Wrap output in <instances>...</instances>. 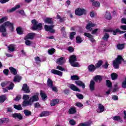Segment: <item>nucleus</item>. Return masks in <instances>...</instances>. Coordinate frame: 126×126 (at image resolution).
I'll use <instances>...</instances> for the list:
<instances>
[{
  "label": "nucleus",
  "mask_w": 126,
  "mask_h": 126,
  "mask_svg": "<svg viewBox=\"0 0 126 126\" xmlns=\"http://www.w3.org/2000/svg\"><path fill=\"white\" fill-rule=\"evenodd\" d=\"M18 13L20 14H21V15H22L23 16H25V12H24V10H21L19 11Z\"/></svg>",
  "instance_id": "64"
},
{
  "label": "nucleus",
  "mask_w": 126,
  "mask_h": 126,
  "mask_svg": "<svg viewBox=\"0 0 126 126\" xmlns=\"http://www.w3.org/2000/svg\"><path fill=\"white\" fill-rule=\"evenodd\" d=\"M103 64V61L99 60L97 63L95 64V66L96 68H99L101 65Z\"/></svg>",
  "instance_id": "42"
},
{
  "label": "nucleus",
  "mask_w": 126,
  "mask_h": 126,
  "mask_svg": "<svg viewBox=\"0 0 126 126\" xmlns=\"http://www.w3.org/2000/svg\"><path fill=\"white\" fill-rule=\"evenodd\" d=\"M76 96L80 100H82L84 97L83 96V95L81 94H76Z\"/></svg>",
  "instance_id": "53"
},
{
  "label": "nucleus",
  "mask_w": 126,
  "mask_h": 126,
  "mask_svg": "<svg viewBox=\"0 0 126 126\" xmlns=\"http://www.w3.org/2000/svg\"><path fill=\"white\" fill-rule=\"evenodd\" d=\"M24 114L26 117H30V116H32V112L28 109H25L24 110Z\"/></svg>",
  "instance_id": "28"
},
{
  "label": "nucleus",
  "mask_w": 126,
  "mask_h": 126,
  "mask_svg": "<svg viewBox=\"0 0 126 126\" xmlns=\"http://www.w3.org/2000/svg\"><path fill=\"white\" fill-rule=\"evenodd\" d=\"M8 72H9V70H8V69H5L3 70V73H4V74H5V75H8Z\"/></svg>",
  "instance_id": "62"
},
{
  "label": "nucleus",
  "mask_w": 126,
  "mask_h": 126,
  "mask_svg": "<svg viewBox=\"0 0 126 126\" xmlns=\"http://www.w3.org/2000/svg\"><path fill=\"white\" fill-rule=\"evenodd\" d=\"M22 106L23 108H25L27 106H32V103L30 101V99L29 100H24L22 103Z\"/></svg>",
  "instance_id": "14"
},
{
  "label": "nucleus",
  "mask_w": 126,
  "mask_h": 126,
  "mask_svg": "<svg viewBox=\"0 0 126 126\" xmlns=\"http://www.w3.org/2000/svg\"><path fill=\"white\" fill-rule=\"evenodd\" d=\"M32 26L31 28L33 31H41L43 29V25L41 23H39L36 19H34L31 21Z\"/></svg>",
  "instance_id": "2"
},
{
  "label": "nucleus",
  "mask_w": 126,
  "mask_h": 126,
  "mask_svg": "<svg viewBox=\"0 0 126 126\" xmlns=\"http://www.w3.org/2000/svg\"><path fill=\"white\" fill-rule=\"evenodd\" d=\"M13 87H14V84H13L12 82H11L7 88L8 90H12V89H13Z\"/></svg>",
  "instance_id": "47"
},
{
  "label": "nucleus",
  "mask_w": 126,
  "mask_h": 126,
  "mask_svg": "<svg viewBox=\"0 0 126 126\" xmlns=\"http://www.w3.org/2000/svg\"><path fill=\"white\" fill-rule=\"evenodd\" d=\"M87 11L84 8H78L75 11V14L78 16H81V15H86Z\"/></svg>",
  "instance_id": "5"
},
{
  "label": "nucleus",
  "mask_w": 126,
  "mask_h": 126,
  "mask_svg": "<svg viewBox=\"0 0 126 126\" xmlns=\"http://www.w3.org/2000/svg\"><path fill=\"white\" fill-rule=\"evenodd\" d=\"M9 69H10L11 73L13 74V75H17V70H16V69L14 68L13 67H10Z\"/></svg>",
  "instance_id": "26"
},
{
  "label": "nucleus",
  "mask_w": 126,
  "mask_h": 126,
  "mask_svg": "<svg viewBox=\"0 0 126 126\" xmlns=\"http://www.w3.org/2000/svg\"><path fill=\"white\" fill-rule=\"evenodd\" d=\"M6 31V28L3 24L0 25V32L2 33L1 35L3 36V37H6V35H7Z\"/></svg>",
  "instance_id": "7"
},
{
  "label": "nucleus",
  "mask_w": 126,
  "mask_h": 126,
  "mask_svg": "<svg viewBox=\"0 0 126 126\" xmlns=\"http://www.w3.org/2000/svg\"><path fill=\"white\" fill-rule=\"evenodd\" d=\"M21 79H22V77L19 76V75H15L13 81L14 82H20Z\"/></svg>",
  "instance_id": "24"
},
{
  "label": "nucleus",
  "mask_w": 126,
  "mask_h": 126,
  "mask_svg": "<svg viewBox=\"0 0 126 126\" xmlns=\"http://www.w3.org/2000/svg\"><path fill=\"white\" fill-rule=\"evenodd\" d=\"M16 32L18 35H23V30H22V28L21 27H19L16 29Z\"/></svg>",
  "instance_id": "30"
},
{
  "label": "nucleus",
  "mask_w": 126,
  "mask_h": 126,
  "mask_svg": "<svg viewBox=\"0 0 126 126\" xmlns=\"http://www.w3.org/2000/svg\"><path fill=\"white\" fill-rule=\"evenodd\" d=\"M51 73H52L53 74L59 75V76H63V72L55 69L51 70Z\"/></svg>",
  "instance_id": "17"
},
{
  "label": "nucleus",
  "mask_w": 126,
  "mask_h": 126,
  "mask_svg": "<svg viewBox=\"0 0 126 126\" xmlns=\"http://www.w3.org/2000/svg\"><path fill=\"white\" fill-rule=\"evenodd\" d=\"M110 38V34L108 33H105L103 36L101 38L104 41H108L109 38Z\"/></svg>",
  "instance_id": "29"
},
{
  "label": "nucleus",
  "mask_w": 126,
  "mask_h": 126,
  "mask_svg": "<svg viewBox=\"0 0 126 126\" xmlns=\"http://www.w3.org/2000/svg\"><path fill=\"white\" fill-rule=\"evenodd\" d=\"M21 99V95H17L14 99V101H19Z\"/></svg>",
  "instance_id": "63"
},
{
  "label": "nucleus",
  "mask_w": 126,
  "mask_h": 126,
  "mask_svg": "<svg viewBox=\"0 0 126 126\" xmlns=\"http://www.w3.org/2000/svg\"><path fill=\"white\" fill-rule=\"evenodd\" d=\"M76 34V32H70V39L71 40H72V39H73V38H74V35Z\"/></svg>",
  "instance_id": "52"
},
{
  "label": "nucleus",
  "mask_w": 126,
  "mask_h": 126,
  "mask_svg": "<svg viewBox=\"0 0 126 126\" xmlns=\"http://www.w3.org/2000/svg\"><path fill=\"white\" fill-rule=\"evenodd\" d=\"M105 111V107L101 103L98 104V109L97 110V113L100 114V113H103Z\"/></svg>",
  "instance_id": "13"
},
{
  "label": "nucleus",
  "mask_w": 126,
  "mask_h": 126,
  "mask_svg": "<svg viewBox=\"0 0 126 126\" xmlns=\"http://www.w3.org/2000/svg\"><path fill=\"white\" fill-rule=\"evenodd\" d=\"M40 96L42 100H47V94L42 90L40 91Z\"/></svg>",
  "instance_id": "33"
},
{
  "label": "nucleus",
  "mask_w": 126,
  "mask_h": 126,
  "mask_svg": "<svg viewBox=\"0 0 126 126\" xmlns=\"http://www.w3.org/2000/svg\"><path fill=\"white\" fill-rule=\"evenodd\" d=\"M44 22L47 24H50V25H53L54 24V21L52 18L47 17L45 18L44 19Z\"/></svg>",
  "instance_id": "16"
},
{
  "label": "nucleus",
  "mask_w": 126,
  "mask_h": 126,
  "mask_svg": "<svg viewBox=\"0 0 126 126\" xmlns=\"http://www.w3.org/2000/svg\"><path fill=\"white\" fill-rule=\"evenodd\" d=\"M113 35H117V33H120V34H124L126 33V32L120 30V29H117L115 30H112Z\"/></svg>",
  "instance_id": "20"
},
{
  "label": "nucleus",
  "mask_w": 126,
  "mask_h": 126,
  "mask_svg": "<svg viewBox=\"0 0 126 126\" xmlns=\"http://www.w3.org/2000/svg\"><path fill=\"white\" fill-rule=\"evenodd\" d=\"M34 60L35 61V63L38 64V62H39V63H41V62H42V60H41V59H40V57L37 56L34 58Z\"/></svg>",
  "instance_id": "56"
},
{
  "label": "nucleus",
  "mask_w": 126,
  "mask_h": 126,
  "mask_svg": "<svg viewBox=\"0 0 126 126\" xmlns=\"http://www.w3.org/2000/svg\"><path fill=\"white\" fill-rule=\"evenodd\" d=\"M13 107L15 110H18V111H22V110H23L22 106H21V104H14Z\"/></svg>",
  "instance_id": "34"
},
{
  "label": "nucleus",
  "mask_w": 126,
  "mask_h": 126,
  "mask_svg": "<svg viewBox=\"0 0 126 126\" xmlns=\"http://www.w3.org/2000/svg\"><path fill=\"white\" fill-rule=\"evenodd\" d=\"M3 24H4L5 28H8L11 32H13V30H14L13 23H10L9 21H6L3 23Z\"/></svg>",
  "instance_id": "6"
},
{
  "label": "nucleus",
  "mask_w": 126,
  "mask_h": 126,
  "mask_svg": "<svg viewBox=\"0 0 126 126\" xmlns=\"http://www.w3.org/2000/svg\"><path fill=\"white\" fill-rule=\"evenodd\" d=\"M76 43L77 44H80L83 42V40L81 38V37L77 36L76 37Z\"/></svg>",
  "instance_id": "41"
},
{
  "label": "nucleus",
  "mask_w": 126,
  "mask_h": 126,
  "mask_svg": "<svg viewBox=\"0 0 126 126\" xmlns=\"http://www.w3.org/2000/svg\"><path fill=\"white\" fill-rule=\"evenodd\" d=\"M113 121H116L117 122H120V123H123L124 121L123 119H122V118H121V116H115L113 117Z\"/></svg>",
  "instance_id": "25"
},
{
  "label": "nucleus",
  "mask_w": 126,
  "mask_h": 126,
  "mask_svg": "<svg viewBox=\"0 0 126 126\" xmlns=\"http://www.w3.org/2000/svg\"><path fill=\"white\" fill-rule=\"evenodd\" d=\"M95 26H96L95 24H93L92 22L89 23L86 26V29H87V30H90V31H92L93 29L91 27H95Z\"/></svg>",
  "instance_id": "15"
},
{
  "label": "nucleus",
  "mask_w": 126,
  "mask_h": 126,
  "mask_svg": "<svg viewBox=\"0 0 126 126\" xmlns=\"http://www.w3.org/2000/svg\"><path fill=\"white\" fill-rule=\"evenodd\" d=\"M57 19H60V21L61 23L63 22V21L65 20V17H63V18H62L61 17V16H60L59 15H57Z\"/></svg>",
  "instance_id": "44"
},
{
  "label": "nucleus",
  "mask_w": 126,
  "mask_h": 126,
  "mask_svg": "<svg viewBox=\"0 0 126 126\" xmlns=\"http://www.w3.org/2000/svg\"><path fill=\"white\" fill-rule=\"evenodd\" d=\"M8 118H2L0 119V124H3V123H8Z\"/></svg>",
  "instance_id": "46"
},
{
  "label": "nucleus",
  "mask_w": 126,
  "mask_h": 126,
  "mask_svg": "<svg viewBox=\"0 0 126 126\" xmlns=\"http://www.w3.org/2000/svg\"><path fill=\"white\" fill-rule=\"evenodd\" d=\"M12 118L13 119H18L20 121H21V120H23V116H22V115L20 113H14L12 115Z\"/></svg>",
  "instance_id": "12"
},
{
  "label": "nucleus",
  "mask_w": 126,
  "mask_h": 126,
  "mask_svg": "<svg viewBox=\"0 0 126 126\" xmlns=\"http://www.w3.org/2000/svg\"><path fill=\"white\" fill-rule=\"evenodd\" d=\"M102 67H103L105 69H108V67H109V63H108V62H106L105 63L102 65Z\"/></svg>",
  "instance_id": "51"
},
{
  "label": "nucleus",
  "mask_w": 126,
  "mask_h": 126,
  "mask_svg": "<svg viewBox=\"0 0 126 126\" xmlns=\"http://www.w3.org/2000/svg\"><path fill=\"white\" fill-rule=\"evenodd\" d=\"M68 113L70 115H73L76 113V109L75 107H71L68 110Z\"/></svg>",
  "instance_id": "35"
},
{
  "label": "nucleus",
  "mask_w": 126,
  "mask_h": 126,
  "mask_svg": "<svg viewBox=\"0 0 126 126\" xmlns=\"http://www.w3.org/2000/svg\"><path fill=\"white\" fill-rule=\"evenodd\" d=\"M6 100V96L4 94L0 95V103H3Z\"/></svg>",
  "instance_id": "39"
},
{
  "label": "nucleus",
  "mask_w": 126,
  "mask_h": 126,
  "mask_svg": "<svg viewBox=\"0 0 126 126\" xmlns=\"http://www.w3.org/2000/svg\"><path fill=\"white\" fill-rule=\"evenodd\" d=\"M50 88H51V89L52 90V91H54V92H56V93L59 92V90H58V88H57V87H54V86H53Z\"/></svg>",
  "instance_id": "58"
},
{
  "label": "nucleus",
  "mask_w": 126,
  "mask_h": 126,
  "mask_svg": "<svg viewBox=\"0 0 126 126\" xmlns=\"http://www.w3.org/2000/svg\"><path fill=\"white\" fill-rule=\"evenodd\" d=\"M97 68H96V66L94 65V64H90L88 66V69L90 72H94Z\"/></svg>",
  "instance_id": "19"
},
{
  "label": "nucleus",
  "mask_w": 126,
  "mask_h": 126,
  "mask_svg": "<svg viewBox=\"0 0 126 126\" xmlns=\"http://www.w3.org/2000/svg\"><path fill=\"white\" fill-rule=\"evenodd\" d=\"M55 27V25H51L50 26H48L47 25H45L44 26V29L49 32H50V33H55L56 32V31L55 30L53 29Z\"/></svg>",
  "instance_id": "8"
},
{
  "label": "nucleus",
  "mask_w": 126,
  "mask_h": 126,
  "mask_svg": "<svg viewBox=\"0 0 126 126\" xmlns=\"http://www.w3.org/2000/svg\"><path fill=\"white\" fill-rule=\"evenodd\" d=\"M22 90L24 91V93L28 94L30 93V89L29 86L27 85V84H24L22 87Z\"/></svg>",
  "instance_id": "11"
},
{
  "label": "nucleus",
  "mask_w": 126,
  "mask_h": 126,
  "mask_svg": "<svg viewBox=\"0 0 126 126\" xmlns=\"http://www.w3.org/2000/svg\"><path fill=\"white\" fill-rule=\"evenodd\" d=\"M35 35L34 32H30L25 37L24 40H33Z\"/></svg>",
  "instance_id": "9"
},
{
  "label": "nucleus",
  "mask_w": 126,
  "mask_h": 126,
  "mask_svg": "<svg viewBox=\"0 0 126 126\" xmlns=\"http://www.w3.org/2000/svg\"><path fill=\"white\" fill-rule=\"evenodd\" d=\"M93 6H100V2L98 1H94L93 2Z\"/></svg>",
  "instance_id": "57"
},
{
  "label": "nucleus",
  "mask_w": 126,
  "mask_h": 126,
  "mask_svg": "<svg viewBox=\"0 0 126 126\" xmlns=\"http://www.w3.org/2000/svg\"><path fill=\"white\" fill-rule=\"evenodd\" d=\"M69 88L73 91H76V92H80V90L77 88L75 85L73 84L69 85Z\"/></svg>",
  "instance_id": "18"
},
{
  "label": "nucleus",
  "mask_w": 126,
  "mask_h": 126,
  "mask_svg": "<svg viewBox=\"0 0 126 126\" xmlns=\"http://www.w3.org/2000/svg\"><path fill=\"white\" fill-rule=\"evenodd\" d=\"M8 52L10 53L11 52H14L15 48L14 44H10L8 46Z\"/></svg>",
  "instance_id": "27"
},
{
  "label": "nucleus",
  "mask_w": 126,
  "mask_h": 126,
  "mask_svg": "<svg viewBox=\"0 0 126 126\" xmlns=\"http://www.w3.org/2000/svg\"><path fill=\"white\" fill-rule=\"evenodd\" d=\"M59 102H60V100L58 98L53 99L50 102V105L52 107H54V106H56V105L59 104Z\"/></svg>",
  "instance_id": "23"
},
{
  "label": "nucleus",
  "mask_w": 126,
  "mask_h": 126,
  "mask_svg": "<svg viewBox=\"0 0 126 126\" xmlns=\"http://www.w3.org/2000/svg\"><path fill=\"white\" fill-rule=\"evenodd\" d=\"M68 51H69L70 53H73V52L74 51V49H73V47L69 46L68 47Z\"/></svg>",
  "instance_id": "61"
},
{
  "label": "nucleus",
  "mask_w": 126,
  "mask_h": 126,
  "mask_svg": "<svg viewBox=\"0 0 126 126\" xmlns=\"http://www.w3.org/2000/svg\"><path fill=\"white\" fill-rule=\"evenodd\" d=\"M84 36H86V37H87L88 38H91L92 37H93V35L92 34L88 33V32H85L84 33Z\"/></svg>",
  "instance_id": "54"
},
{
  "label": "nucleus",
  "mask_w": 126,
  "mask_h": 126,
  "mask_svg": "<svg viewBox=\"0 0 126 126\" xmlns=\"http://www.w3.org/2000/svg\"><path fill=\"white\" fill-rule=\"evenodd\" d=\"M39 94L36 93L35 95H34L32 96H31L30 98V100L31 101V102L34 103V102H37V101H39Z\"/></svg>",
  "instance_id": "10"
},
{
  "label": "nucleus",
  "mask_w": 126,
  "mask_h": 126,
  "mask_svg": "<svg viewBox=\"0 0 126 126\" xmlns=\"http://www.w3.org/2000/svg\"><path fill=\"white\" fill-rule=\"evenodd\" d=\"M93 80H91L90 82V89L91 91H94L95 90V82H101L103 80V78L101 75H96L94 77Z\"/></svg>",
  "instance_id": "1"
},
{
  "label": "nucleus",
  "mask_w": 126,
  "mask_h": 126,
  "mask_svg": "<svg viewBox=\"0 0 126 126\" xmlns=\"http://www.w3.org/2000/svg\"><path fill=\"white\" fill-rule=\"evenodd\" d=\"M56 63L60 65L63 64V63H64V62L63 61V57H61L59 59H57Z\"/></svg>",
  "instance_id": "32"
},
{
  "label": "nucleus",
  "mask_w": 126,
  "mask_h": 126,
  "mask_svg": "<svg viewBox=\"0 0 126 126\" xmlns=\"http://www.w3.org/2000/svg\"><path fill=\"white\" fill-rule=\"evenodd\" d=\"M25 44L26 45H27V46H31V44H32V42H31V41L28 39H26L25 40Z\"/></svg>",
  "instance_id": "55"
},
{
  "label": "nucleus",
  "mask_w": 126,
  "mask_h": 126,
  "mask_svg": "<svg viewBox=\"0 0 126 126\" xmlns=\"http://www.w3.org/2000/svg\"><path fill=\"white\" fill-rule=\"evenodd\" d=\"M18 8H20V5L19 4L16 5L15 7L7 10V12L11 13V12H13V11H15L16 9H18Z\"/></svg>",
  "instance_id": "21"
},
{
  "label": "nucleus",
  "mask_w": 126,
  "mask_h": 126,
  "mask_svg": "<svg viewBox=\"0 0 126 126\" xmlns=\"http://www.w3.org/2000/svg\"><path fill=\"white\" fill-rule=\"evenodd\" d=\"M49 115H50V114L49 113V112L43 111L40 114V117L41 118H42L43 117H48V116H49Z\"/></svg>",
  "instance_id": "43"
},
{
  "label": "nucleus",
  "mask_w": 126,
  "mask_h": 126,
  "mask_svg": "<svg viewBox=\"0 0 126 126\" xmlns=\"http://www.w3.org/2000/svg\"><path fill=\"white\" fill-rule=\"evenodd\" d=\"M7 17H3L2 18L0 19V24L1 23H3L5 21H7Z\"/></svg>",
  "instance_id": "50"
},
{
  "label": "nucleus",
  "mask_w": 126,
  "mask_h": 126,
  "mask_svg": "<svg viewBox=\"0 0 126 126\" xmlns=\"http://www.w3.org/2000/svg\"><path fill=\"white\" fill-rule=\"evenodd\" d=\"M48 52L49 55H53L55 52H56V49H55V48H51V49L48 50Z\"/></svg>",
  "instance_id": "48"
},
{
  "label": "nucleus",
  "mask_w": 126,
  "mask_h": 126,
  "mask_svg": "<svg viewBox=\"0 0 126 126\" xmlns=\"http://www.w3.org/2000/svg\"><path fill=\"white\" fill-rule=\"evenodd\" d=\"M122 62H125V60L121 55H118L117 58L113 62V65L115 69H118Z\"/></svg>",
  "instance_id": "3"
},
{
  "label": "nucleus",
  "mask_w": 126,
  "mask_h": 126,
  "mask_svg": "<svg viewBox=\"0 0 126 126\" xmlns=\"http://www.w3.org/2000/svg\"><path fill=\"white\" fill-rule=\"evenodd\" d=\"M47 86L48 87H50V88L54 86V82H53V80H52V79H51L50 78H48L47 80Z\"/></svg>",
  "instance_id": "31"
},
{
  "label": "nucleus",
  "mask_w": 126,
  "mask_h": 126,
  "mask_svg": "<svg viewBox=\"0 0 126 126\" xmlns=\"http://www.w3.org/2000/svg\"><path fill=\"white\" fill-rule=\"evenodd\" d=\"M71 66H73V67H78V65H79V63L77 62H73L72 63H70Z\"/></svg>",
  "instance_id": "49"
},
{
  "label": "nucleus",
  "mask_w": 126,
  "mask_h": 126,
  "mask_svg": "<svg viewBox=\"0 0 126 126\" xmlns=\"http://www.w3.org/2000/svg\"><path fill=\"white\" fill-rule=\"evenodd\" d=\"M104 17L105 19H107V20H111L112 19V14L111 13L106 11V14L105 15Z\"/></svg>",
  "instance_id": "36"
},
{
  "label": "nucleus",
  "mask_w": 126,
  "mask_h": 126,
  "mask_svg": "<svg viewBox=\"0 0 126 126\" xmlns=\"http://www.w3.org/2000/svg\"><path fill=\"white\" fill-rule=\"evenodd\" d=\"M106 85L108 88H112L113 85L112 84V82L110 80H107L106 81Z\"/></svg>",
  "instance_id": "40"
},
{
  "label": "nucleus",
  "mask_w": 126,
  "mask_h": 126,
  "mask_svg": "<svg viewBox=\"0 0 126 126\" xmlns=\"http://www.w3.org/2000/svg\"><path fill=\"white\" fill-rule=\"evenodd\" d=\"M77 61V59L76 58V56L73 55L71 56L69 59V62L70 63H75Z\"/></svg>",
  "instance_id": "22"
},
{
  "label": "nucleus",
  "mask_w": 126,
  "mask_h": 126,
  "mask_svg": "<svg viewBox=\"0 0 126 126\" xmlns=\"http://www.w3.org/2000/svg\"><path fill=\"white\" fill-rule=\"evenodd\" d=\"M122 87L124 89H126V81L125 80L122 82Z\"/></svg>",
  "instance_id": "59"
},
{
  "label": "nucleus",
  "mask_w": 126,
  "mask_h": 126,
  "mask_svg": "<svg viewBox=\"0 0 126 126\" xmlns=\"http://www.w3.org/2000/svg\"><path fill=\"white\" fill-rule=\"evenodd\" d=\"M69 124L71 126H75L76 122H75L74 120H71L69 121Z\"/></svg>",
  "instance_id": "60"
},
{
  "label": "nucleus",
  "mask_w": 126,
  "mask_h": 126,
  "mask_svg": "<svg viewBox=\"0 0 126 126\" xmlns=\"http://www.w3.org/2000/svg\"><path fill=\"white\" fill-rule=\"evenodd\" d=\"M118 76H119V75H118V74H117L116 73H112L111 74V79L112 80H116L118 79Z\"/></svg>",
  "instance_id": "38"
},
{
  "label": "nucleus",
  "mask_w": 126,
  "mask_h": 126,
  "mask_svg": "<svg viewBox=\"0 0 126 126\" xmlns=\"http://www.w3.org/2000/svg\"><path fill=\"white\" fill-rule=\"evenodd\" d=\"M30 98V95L29 94H24L23 96V99H24V101H28V100H29Z\"/></svg>",
  "instance_id": "45"
},
{
  "label": "nucleus",
  "mask_w": 126,
  "mask_h": 126,
  "mask_svg": "<svg viewBox=\"0 0 126 126\" xmlns=\"http://www.w3.org/2000/svg\"><path fill=\"white\" fill-rule=\"evenodd\" d=\"M125 45H126L125 43H119L117 44V48L118 50H124V49H125Z\"/></svg>",
  "instance_id": "37"
},
{
  "label": "nucleus",
  "mask_w": 126,
  "mask_h": 126,
  "mask_svg": "<svg viewBox=\"0 0 126 126\" xmlns=\"http://www.w3.org/2000/svg\"><path fill=\"white\" fill-rule=\"evenodd\" d=\"M71 80H77L75 81V84L78 85V86H80L84 89L85 88V84L83 83L82 81L79 80V77L76 75H73L71 76Z\"/></svg>",
  "instance_id": "4"
}]
</instances>
